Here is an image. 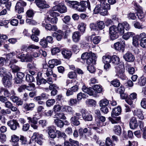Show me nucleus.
<instances>
[{"label": "nucleus", "mask_w": 146, "mask_h": 146, "mask_svg": "<svg viewBox=\"0 0 146 146\" xmlns=\"http://www.w3.org/2000/svg\"><path fill=\"white\" fill-rule=\"evenodd\" d=\"M82 90L90 96L96 97L98 93L102 92V87L98 85H95L93 88H88L85 85H83L82 88Z\"/></svg>", "instance_id": "f257e3e1"}, {"label": "nucleus", "mask_w": 146, "mask_h": 146, "mask_svg": "<svg viewBox=\"0 0 146 146\" xmlns=\"http://www.w3.org/2000/svg\"><path fill=\"white\" fill-rule=\"evenodd\" d=\"M81 58L84 62L86 61L87 64L89 65L92 63L94 60H95L96 57L95 54L90 52L83 53L82 54Z\"/></svg>", "instance_id": "f03ea898"}, {"label": "nucleus", "mask_w": 146, "mask_h": 146, "mask_svg": "<svg viewBox=\"0 0 146 146\" xmlns=\"http://www.w3.org/2000/svg\"><path fill=\"white\" fill-rule=\"evenodd\" d=\"M65 2L68 6L70 7H72L79 12H82L85 11L81 3L80 5H79V3L77 1L66 0Z\"/></svg>", "instance_id": "7ed1b4c3"}, {"label": "nucleus", "mask_w": 146, "mask_h": 146, "mask_svg": "<svg viewBox=\"0 0 146 146\" xmlns=\"http://www.w3.org/2000/svg\"><path fill=\"white\" fill-rule=\"evenodd\" d=\"M133 4H134L135 8L137 11V15L138 19L141 21H145L146 17L143 11L142 8L135 2H133Z\"/></svg>", "instance_id": "20e7f679"}, {"label": "nucleus", "mask_w": 146, "mask_h": 146, "mask_svg": "<svg viewBox=\"0 0 146 146\" xmlns=\"http://www.w3.org/2000/svg\"><path fill=\"white\" fill-rule=\"evenodd\" d=\"M115 72L116 75L121 79L124 80L126 78V77L124 73L125 68L124 65L121 64L115 67Z\"/></svg>", "instance_id": "39448f33"}, {"label": "nucleus", "mask_w": 146, "mask_h": 146, "mask_svg": "<svg viewBox=\"0 0 146 146\" xmlns=\"http://www.w3.org/2000/svg\"><path fill=\"white\" fill-rule=\"evenodd\" d=\"M100 3V4L97 5L94 8V11L95 14H96L100 13L102 8L105 7L108 9H110V6L109 4L105 2L106 0H98Z\"/></svg>", "instance_id": "423d86ee"}, {"label": "nucleus", "mask_w": 146, "mask_h": 146, "mask_svg": "<svg viewBox=\"0 0 146 146\" xmlns=\"http://www.w3.org/2000/svg\"><path fill=\"white\" fill-rule=\"evenodd\" d=\"M109 34L110 39L112 40L117 38L119 36L117 27L113 25L109 28Z\"/></svg>", "instance_id": "0eeeda50"}, {"label": "nucleus", "mask_w": 146, "mask_h": 146, "mask_svg": "<svg viewBox=\"0 0 146 146\" xmlns=\"http://www.w3.org/2000/svg\"><path fill=\"white\" fill-rule=\"evenodd\" d=\"M102 61L104 64V69L106 71H108L111 68L110 63L111 62V56L108 55L103 56L102 57Z\"/></svg>", "instance_id": "6e6552de"}, {"label": "nucleus", "mask_w": 146, "mask_h": 146, "mask_svg": "<svg viewBox=\"0 0 146 146\" xmlns=\"http://www.w3.org/2000/svg\"><path fill=\"white\" fill-rule=\"evenodd\" d=\"M53 11H56L60 13H63L67 11V7L64 4L62 3H60L54 6L52 8Z\"/></svg>", "instance_id": "1a4fd4ad"}, {"label": "nucleus", "mask_w": 146, "mask_h": 146, "mask_svg": "<svg viewBox=\"0 0 146 146\" xmlns=\"http://www.w3.org/2000/svg\"><path fill=\"white\" fill-rule=\"evenodd\" d=\"M27 4L22 0H19L17 3L15 7V10L16 11L19 13L23 12V7L26 5Z\"/></svg>", "instance_id": "9d476101"}, {"label": "nucleus", "mask_w": 146, "mask_h": 146, "mask_svg": "<svg viewBox=\"0 0 146 146\" xmlns=\"http://www.w3.org/2000/svg\"><path fill=\"white\" fill-rule=\"evenodd\" d=\"M11 74L9 73L4 76L3 78V84L5 87L9 88L11 86V83L10 81L12 78Z\"/></svg>", "instance_id": "9b49d317"}, {"label": "nucleus", "mask_w": 146, "mask_h": 146, "mask_svg": "<svg viewBox=\"0 0 146 146\" xmlns=\"http://www.w3.org/2000/svg\"><path fill=\"white\" fill-rule=\"evenodd\" d=\"M125 45V42L124 41L118 42L114 44V48L115 50L122 52L124 51Z\"/></svg>", "instance_id": "f8f14e48"}, {"label": "nucleus", "mask_w": 146, "mask_h": 146, "mask_svg": "<svg viewBox=\"0 0 146 146\" xmlns=\"http://www.w3.org/2000/svg\"><path fill=\"white\" fill-rule=\"evenodd\" d=\"M7 125L13 130H15L17 127H19V124L16 120L13 119L8 121Z\"/></svg>", "instance_id": "ddd939ff"}, {"label": "nucleus", "mask_w": 146, "mask_h": 146, "mask_svg": "<svg viewBox=\"0 0 146 146\" xmlns=\"http://www.w3.org/2000/svg\"><path fill=\"white\" fill-rule=\"evenodd\" d=\"M32 138L33 139H36V141L39 145H41L43 143L42 141L43 135L42 134H39L38 133H34L32 137Z\"/></svg>", "instance_id": "4468645a"}, {"label": "nucleus", "mask_w": 146, "mask_h": 146, "mask_svg": "<svg viewBox=\"0 0 146 146\" xmlns=\"http://www.w3.org/2000/svg\"><path fill=\"white\" fill-rule=\"evenodd\" d=\"M35 2L37 6L41 9H44L49 7V5L44 0H35Z\"/></svg>", "instance_id": "2eb2a0df"}, {"label": "nucleus", "mask_w": 146, "mask_h": 146, "mask_svg": "<svg viewBox=\"0 0 146 146\" xmlns=\"http://www.w3.org/2000/svg\"><path fill=\"white\" fill-rule=\"evenodd\" d=\"M47 131L48 132L49 136L51 138L54 139L56 136V133L54 130V126H50L47 127Z\"/></svg>", "instance_id": "dca6fc26"}, {"label": "nucleus", "mask_w": 146, "mask_h": 146, "mask_svg": "<svg viewBox=\"0 0 146 146\" xmlns=\"http://www.w3.org/2000/svg\"><path fill=\"white\" fill-rule=\"evenodd\" d=\"M27 119L28 120V122L29 123H31V127L34 129H37L38 127V126L37 125L38 122L37 120L35 119V117H33L32 118L30 117H28Z\"/></svg>", "instance_id": "f3484780"}, {"label": "nucleus", "mask_w": 146, "mask_h": 146, "mask_svg": "<svg viewBox=\"0 0 146 146\" xmlns=\"http://www.w3.org/2000/svg\"><path fill=\"white\" fill-rule=\"evenodd\" d=\"M82 115L83 119L86 121H91L92 119V115L85 110H83Z\"/></svg>", "instance_id": "a211bd4d"}, {"label": "nucleus", "mask_w": 146, "mask_h": 146, "mask_svg": "<svg viewBox=\"0 0 146 146\" xmlns=\"http://www.w3.org/2000/svg\"><path fill=\"white\" fill-rule=\"evenodd\" d=\"M123 58L126 61L129 62H133L135 58L132 54L129 52H127L123 56Z\"/></svg>", "instance_id": "6ab92c4d"}, {"label": "nucleus", "mask_w": 146, "mask_h": 146, "mask_svg": "<svg viewBox=\"0 0 146 146\" xmlns=\"http://www.w3.org/2000/svg\"><path fill=\"white\" fill-rule=\"evenodd\" d=\"M129 124L131 129H134L137 128L138 125L136 118L134 117H132L130 119Z\"/></svg>", "instance_id": "aec40b11"}, {"label": "nucleus", "mask_w": 146, "mask_h": 146, "mask_svg": "<svg viewBox=\"0 0 146 146\" xmlns=\"http://www.w3.org/2000/svg\"><path fill=\"white\" fill-rule=\"evenodd\" d=\"M60 60L56 59H53L49 60L48 63L49 64V67L50 68H54L55 66H56L61 64Z\"/></svg>", "instance_id": "412c9836"}, {"label": "nucleus", "mask_w": 146, "mask_h": 146, "mask_svg": "<svg viewBox=\"0 0 146 146\" xmlns=\"http://www.w3.org/2000/svg\"><path fill=\"white\" fill-rule=\"evenodd\" d=\"M121 112V108L120 106H118L116 108H115L112 110V112L111 113V116L112 117H114L115 116L119 115Z\"/></svg>", "instance_id": "4be33fe9"}, {"label": "nucleus", "mask_w": 146, "mask_h": 146, "mask_svg": "<svg viewBox=\"0 0 146 146\" xmlns=\"http://www.w3.org/2000/svg\"><path fill=\"white\" fill-rule=\"evenodd\" d=\"M62 54L64 57L67 59L69 58L72 55L71 51L67 49H63Z\"/></svg>", "instance_id": "5701e85b"}, {"label": "nucleus", "mask_w": 146, "mask_h": 146, "mask_svg": "<svg viewBox=\"0 0 146 146\" xmlns=\"http://www.w3.org/2000/svg\"><path fill=\"white\" fill-rule=\"evenodd\" d=\"M80 34L79 32L76 31L74 33L72 36L73 41L75 42H78L80 39Z\"/></svg>", "instance_id": "b1692460"}, {"label": "nucleus", "mask_w": 146, "mask_h": 146, "mask_svg": "<svg viewBox=\"0 0 146 146\" xmlns=\"http://www.w3.org/2000/svg\"><path fill=\"white\" fill-rule=\"evenodd\" d=\"M79 117L76 116H73L71 117L70 120L72 124L75 126H78L80 125V123L78 119Z\"/></svg>", "instance_id": "393cba45"}, {"label": "nucleus", "mask_w": 146, "mask_h": 146, "mask_svg": "<svg viewBox=\"0 0 146 146\" xmlns=\"http://www.w3.org/2000/svg\"><path fill=\"white\" fill-rule=\"evenodd\" d=\"M64 35L63 32L61 30L58 31V33L54 32L52 35L53 37H55L58 40H60Z\"/></svg>", "instance_id": "a878e982"}, {"label": "nucleus", "mask_w": 146, "mask_h": 146, "mask_svg": "<svg viewBox=\"0 0 146 146\" xmlns=\"http://www.w3.org/2000/svg\"><path fill=\"white\" fill-rule=\"evenodd\" d=\"M90 37L91 40L95 44H98L100 41L101 38L99 36H95L94 35H92Z\"/></svg>", "instance_id": "bb28decb"}, {"label": "nucleus", "mask_w": 146, "mask_h": 146, "mask_svg": "<svg viewBox=\"0 0 146 146\" xmlns=\"http://www.w3.org/2000/svg\"><path fill=\"white\" fill-rule=\"evenodd\" d=\"M114 133L117 135H120L121 133V128L120 126L119 125H115L113 128Z\"/></svg>", "instance_id": "cd10ccee"}, {"label": "nucleus", "mask_w": 146, "mask_h": 146, "mask_svg": "<svg viewBox=\"0 0 146 146\" xmlns=\"http://www.w3.org/2000/svg\"><path fill=\"white\" fill-rule=\"evenodd\" d=\"M134 114L136 115L139 119L141 120H143L144 118L142 111L140 109H137L134 110Z\"/></svg>", "instance_id": "c85d7f7f"}, {"label": "nucleus", "mask_w": 146, "mask_h": 146, "mask_svg": "<svg viewBox=\"0 0 146 146\" xmlns=\"http://www.w3.org/2000/svg\"><path fill=\"white\" fill-rule=\"evenodd\" d=\"M99 106L101 107L107 106L109 104V101L106 98L101 100L99 103Z\"/></svg>", "instance_id": "c756f323"}, {"label": "nucleus", "mask_w": 146, "mask_h": 146, "mask_svg": "<svg viewBox=\"0 0 146 146\" xmlns=\"http://www.w3.org/2000/svg\"><path fill=\"white\" fill-rule=\"evenodd\" d=\"M66 111L67 112L70 113H74V111L72 108L70 106H63L62 109V111Z\"/></svg>", "instance_id": "7c9ffc66"}, {"label": "nucleus", "mask_w": 146, "mask_h": 146, "mask_svg": "<svg viewBox=\"0 0 146 146\" xmlns=\"http://www.w3.org/2000/svg\"><path fill=\"white\" fill-rule=\"evenodd\" d=\"M54 123L57 127L61 128L63 127L64 123L61 120L59 119H56L54 120Z\"/></svg>", "instance_id": "2f4dec72"}, {"label": "nucleus", "mask_w": 146, "mask_h": 146, "mask_svg": "<svg viewBox=\"0 0 146 146\" xmlns=\"http://www.w3.org/2000/svg\"><path fill=\"white\" fill-rule=\"evenodd\" d=\"M80 3L82 5L85 10V11L86 8H88L89 10H90V3L88 1H82L80 2Z\"/></svg>", "instance_id": "473e14b6"}, {"label": "nucleus", "mask_w": 146, "mask_h": 146, "mask_svg": "<svg viewBox=\"0 0 146 146\" xmlns=\"http://www.w3.org/2000/svg\"><path fill=\"white\" fill-rule=\"evenodd\" d=\"M118 34L119 33L120 34L122 35L124 32V28L123 24L121 23H119L117 27Z\"/></svg>", "instance_id": "72a5a7b5"}, {"label": "nucleus", "mask_w": 146, "mask_h": 146, "mask_svg": "<svg viewBox=\"0 0 146 146\" xmlns=\"http://www.w3.org/2000/svg\"><path fill=\"white\" fill-rule=\"evenodd\" d=\"M111 62L115 64H118L120 62L119 58L116 55H114L111 57Z\"/></svg>", "instance_id": "f704fd0d"}, {"label": "nucleus", "mask_w": 146, "mask_h": 146, "mask_svg": "<svg viewBox=\"0 0 146 146\" xmlns=\"http://www.w3.org/2000/svg\"><path fill=\"white\" fill-rule=\"evenodd\" d=\"M35 107V104L33 103L26 104L24 105V108L27 110H32Z\"/></svg>", "instance_id": "c9c22d12"}, {"label": "nucleus", "mask_w": 146, "mask_h": 146, "mask_svg": "<svg viewBox=\"0 0 146 146\" xmlns=\"http://www.w3.org/2000/svg\"><path fill=\"white\" fill-rule=\"evenodd\" d=\"M134 34L132 32H128L124 34L123 36V38L125 40H127L129 38L131 37L134 35Z\"/></svg>", "instance_id": "e433bc0d"}, {"label": "nucleus", "mask_w": 146, "mask_h": 146, "mask_svg": "<svg viewBox=\"0 0 146 146\" xmlns=\"http://www.w3.org/2000/svg\"><path fill=\"white\" fill-rule=\"evenodd\" d=\"M58 19L57 18L55 17L51 18L48 17H47L46 21H48L52 24H56L58 21Z\"/></svg>", "instance_id": "4c0bfd02"}, {"label": "nucleus", "mask_w": 146, "mask_h": 146, "mask_svg": "<svg viewBox=\"0 0 146 146\" xmlns=\"http://www.w3.org/2000/svg\"><path fill=\"white\" fill-rule=\"evenodd\" d=\"M86 26L84 23H80L78 25V29L81 32L84 33L85 30Z\"/></svg>", "instance_id": "58836bf2"}, {"label": "nucleus", "mask_w": 146, "mask_h": 146, "mask_svg": "<svg viewBox=\"0 0 146 146\" xmlns=\"http://www.w3.org/2000/svg\"><path fill=\"white\" fill-rule=\"evenodd\" d=\"M138 35H136L133 38V44L135 46L137 47L139 45L138 42Z\"/></svg>", "instance_id": "ea45409f"}, {"label": "nucleus", "mask_w": 146, "mask_h": 146, "mask_svg": "<svg viewBox=\"0 0 146 146\" xmlns=\"http://www.w3.org/2000/svg\"><path fill=\"white\" fill-rule=\"evenodd\" d=\"M146 82V78L145 77H142L139 79L138 81L139 84L141 86H144Z\"/></svg>", "instance_id": "a19ab883"}, {"label": "nucleus", "mask_w": 146, "mask_h": 146, "mask_svg": "<svg viewBox=\"0 0 146 146\" xmlns=\"http://www.w3.org/2000/svg\"><path fill=\"white\" fill-rule=\"evenodd\" d=\"M9 66L12 69V72H16L20 69L19 67L15 64H11L9 65Z\"/></svg>", "instance_id": "79ce46f5"}, {"label": "nucleus", "mask_w": 146, "mask_h": 146, "mask_svg": "<svg viewBox=\"0 0 146 146\" xmlns=\"http://www.w3.org/2000/svg\"><path fill=\"white\" fill-rule=\"evenodd\" d=\"M63 106L59 104L55 105L54 106L53 110L55 112L60 111L61 110H62Z\"/></svg>", "instance_id": "37998d69"}, {"label": "nucleus", "mask_w": 146, "mask_h": 146, "mask_svg": "<svg viewBox=\"0 0 146 146\" xmlns=\"http://www.w3.org/2000/svg\"><path fill=\"white\" fill-rule=\"evenodd\" d=\"M40 44L43 47L46 48L47 46L48 43L45 38H43L41 39L40 42Z\"/></svg>", "instance_id": "c03bdc74"}, {"label": "nucleus", "mask_w": 146, "mask_h": 146, "mask_svg": "<svg viewBox=\"0 0 146 146\" xmlns=\"http://www.w3.org/2000/svg\"><path fill=\"white\" fill-rule=\"evenodd\" d=\"M26 80L28 82H32L35 80V78L32 75L27 74L26 76Z\"/></svg>", "instance_id": "a18cd8bd"}, {"label": "nucleus", "mask_w": 146, "mask_h": 146, "mask_svg": "<svg viewBox=\"0 0 146 146\" xmlns=\"http://www.w3.org/2000/svg\"><path fill=\"white\" fill-rule=\"evenodd\" d=\"M17 57L21 60V61L22 62H28L29 60L27 56L25 54H22L20 56H18Z\"/></svg>", "instance_id": "49530a36"}, {"label": "nucleus", "mask_w": 146, "mask_h": 146, "mask_svg": "<svg viewBox=\"0 0 146 146\" xmlns=\"http://www.w3.org/2000/svg\"><path fill=\"white\" fill-rule=\"evenodd\" d=\"M11 113V110L9 109L6 110L2 109L0 111V114L2 115H6L7 114H10Z\"/></svg>", "instance_id": "de8ad7c7"}, {"label": "nucleus", "mask_w": 146, "mask_h": 146, "mask_svg": "<svg viewBox=\"0 0 146 146\" xmlns=\"http://www.w3.org/2000/svg\"><path fill=\"white\" fill-rule=\"evenodd\" d=\"M51 51L52 54L54 55L59 52L60 51V50L59 48L56 47L52 48Z\"/></svg>", "instance_id": "09e8293b"}, {"label": "nucleus", "mask_w": 146, "mask_h": 146, "mask_svg": "<svg viewBox=\"0 0 146 146\" xmlns=\"http://www.w3.org/2000/svg\"><path fill=\"white\" fill-rule=\"evenodd\" d=\"M55 101L54 99H51L47 100L46 102L47 107H50L53 105L55 103Z\"/></svg>", "instance_id": "8fccbe9b"}, {"label": "nucleus", "mask_w": 146, "mask_h": 146, "mask_svg": "<svg viewBox=\"0 0 146 146\" xmlns=\"http://www.w3.org/2000/svg\"><path fill=\"white\" fill-rule=\"evenodd\" d=\"M78 103V100H77L76 99L73 98H71L68 101L69 104L71 106H72L76 105Z\"/></svg>", "instance_id": "3c124183"}, {"label": "nucleus", "mask_w": 146, "mask_h": 146, "mask_svg": "<svg viewBox=\"0 0 146 146\" xmlns=\"http://www.w3.org/2000/svg\"><path fill=\"white\" fill-rule=\"evenodd\" d=\"M7 72V70L6 68L4 67H2L0 68V76L2 77L5 76L6 75V73Z\"/></svg>", "instance_id": "603ef678"}, {"label": "nucleus", "mask_w": 146, "mask_h": 146, "mask_svg": "<svg viewBox=\"0 0 146 146\" xmlns=\"http://www.w3.org/2000/svg\"><path fill=\"white\" fill-rule=\"evenodd\" d=\"M72 27L71 24L64 25L63 26V29L67 32L70 31V29Z\"/></svg>", "instance_id": "864d4df0"}, {"label": "nucleus", "mask_w": 146, "mask_h": 146, "mask_svg": "<svg viewBox=\"0 0 146 146\" xmlns=\"http://www.w3.org/2000/svg\"><path fill=\"white\" fill-rule=\"evenodd\" d=\"M37 82L38 85H39L41 84H45L47 82V81L46 80L44 79L43 78H40L37 77Z\"/></svg>", "instance_id": "5fc2aeb1"}, {"label": "nucleus", "mask_w": 146, "mask_h": 146, "mask_svg": "<svg viewBox=\"0 0 146 146\" xmlns=\"http://www.w3.org/2000/svg\"><path fill=\"white\" fill-rule=\"evenodd\" d=\"M98 29L100 30L103 29L105 27V25L103 21H99L97 23Z\"/></svg>", "instance_id": "6e6d98bb"}, {"label": "nucleus", "mask_w": 146, "mask_h": 146, "mask_svg": "<svg viewBox=\"0 0 146 146\" xmlns=\"http://www.w3.org/2000/svg\"><path fill=\"white\" fill-rule=\"evenodd\" d=\"M68 76L70 79H75L77 77V75L75 72H71L68 73Z\"/></svg>", "instance_id": "4d7b16f0"}, {"label": "nucleus", "mask_w": 146, "mask_h": 146, "mask_svg": "<svg viewBox=\"0 0 146 146\" xmlns=\"http://www.w3.org/2000/svg\"><path fill=\"white\" fill-rule=\"evenodd\" d=\"M106 144L107 146H113L114 145V144L113 143L112 140L109 137L107 138L106 139Z\"/></svg>", "instance_id": "13d9d810"}, {"label": "nucleus", "mask_w": 146, "mask_h": 146, "mask_svg": "<svg viewBox=\"0 0 146 146\" xmlns=\"http://www.w3.org/2000/svg\"><path fill=\"white\" fill-rule=\"evenodd\" d=\"M55 116L56 118L58 119H65L66 118L64 113H57L55 115Z\"/></svg>", "instance_id": "bf43d9fd"}, {"label": "nucleus", "mask_w": 146, "mask_h": 146, "mask_svg": "<svg viewBox=\"0 0 146 146\" xmlns=\"http://www.w3.org/2000/svg\"><path fill=\"white\" fill-rule=\"evenodd\" d=\"M102 8V9L100 12V14L103 16H105L108 14L107 10H109L105 7Z\"/></svg>", "instance_id": "052dcab7"}, {"label": "nucleus", "mask_w": 146, "mask_h": 146, "mask_svg": "<svg viewBox=\"0 0 146 146\" xmlns=\"http://www.w3.org/2000/svg\"><path fill=\"white\" fill-rule=\"evenodd\" d=\"M35 86L33 83H31L29 84L28 86H26V89L29 91H31L35 89Z\"/></svg>", "instance_id": "680f3d73"}, {"label": "nucleus", "mask_w": 146, "mask_h": 146, "mask_svg": "<svg viewBox=\"0 0 146 146\" xmlns=\"http://www.w3.org/2000/svg\"><path fill=\"white\" fill-rule=\"evenodd\" d=\"M111 83L115 87H118L120 84L119 80H115L111 81Z\"/></svg>", "instance_id": "e2e57ef3"}, {"label": "nucleus", "mask_w": 146, "mask_h": 146, "mask_svg": "<svg viewBox=\"0 0 146 146\" xmlns=\"http://www.w3.org/2000/svg\"><path fill=\"white\" fill-rule=\"evenodd\" d=\"M43 72L44 74H45L48 77L52 75L53 73L52 70L51 69H47L46 70H43Z\"/></svg>", "instance_id": "0e129e2a"}, {"label": "nucleus", "mask_w": 146, "mask_h": 146, "mask_svg": "<svg viewBox=\"0 0 146 146\" xmlns=\"http://www.w3.org/2000/svg\"><path fill=\"white\" fill-rule=\"evenodd\" d=\"M86 95L85 94L80 92L77 95V99L78 101L80 100L82 98L86 97Z\"/></svg>", "instance_id": "69168bd1"}, {"label": "nucleus", "mask_w": 146, "mask_h": 146, "mask_svg": "<svg viewBox=\"0 0 146 146\" xmlns=\"http://www.w3.org/2000/svg\"><path fill=\"white\" fill-rule=\"evenodd\" d=\"M27 67L29 69L34 70L36 68V64L34 63H29L27 64Z\"/></svg>", "instance_id": "338daca9"}, {"label": "nucleus", "mask_w": 146, "mask_h": 146, "mask_svg": "<svg viewBox=\"0 0 146 146\" xmlns=\"http://www.w3.org/2000/svg\"><path fill=\"white\" fill-rule=\"evenodd\" d=\"M141 105L143 108L146 109V99L143 98L141 102Z\"/></svg>", "instance_id": "774afa93"}]
</instances>
